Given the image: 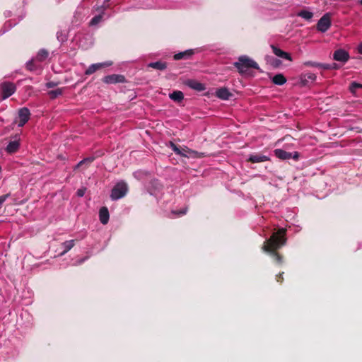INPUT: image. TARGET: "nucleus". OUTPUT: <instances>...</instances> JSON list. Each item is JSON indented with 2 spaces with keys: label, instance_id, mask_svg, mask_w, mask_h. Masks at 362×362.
Returning a JSON list of instances; mask_svg holds the SVG:
<instances>
[{
  "label": "nucleus",
  "instance_id": "obj_1",
  "mask_svg": "<svg viewBox=\"0 0 362 362\" xmlns=\"http://www.w3.org/2000/svg\"><path fill=\"white\" fill-rule=\"evenodd\" d=\"M286 243V230L281 228L273 233L270 238L264 241L262 250L269 253L277 264H281L283 256L277 252V250L284 246Z\"/></svg>",
  "mask_w": 362,
  "mask_h": 362
},
{
  "label": "nucleus",
  "instance_id": "obj_2",
  "mask_svg": "<svg viewBox=\"0 0 362 362\" xmlns=\"http://www.w3.org/2000/svg\"><path fill=\"white\" fill-rule=\"evenodd\" d=\"M233 66L238 69V72L241 74L246 73L247 69L252 68L255 69H259L258 64L248 57L243 55L238 58V62L233 63Z\"/></svg>",
  "mask_w": 362,
  "mask_h": 362
},
{
  "label": "nucleus",
  "instance_id": "obj_3",
  "mask_svg": "<svg viewBox=\"0 0 362 362\" xmlns=\"http://www.w3.org/2000/svg\"><path fill=\"white\" fill-rule=\"evenodd\" d=\"M170 145L173 150V151L181 156L184 157H192V158H201L206 156V153L203 152H198L192 149L188 148L187 147H185L182 149H180L177 145H175L174 143L170 142Z\"/></svg>",
  "mask_w": 362,
  "mask_h": 362
},
{
  "label": "nucleus",
  "instance_id": "obj_4",
  "mask_svg": "<svg viewBox=\"0 0 362 362\" xmlns=\"http://www.w3.org/2000/svg\"><path fill=\"white\" fill-rule=\"evenodd\" d=\"M128 187L126 183L122 182L117 183L112 189L111 199L117 200L124 197L127 192Z\"/></svg>",
  "mask_w": 362,
  "mask_h": 362
},
{
  "label": "nucleus",
  "instance_id": "obj_5",
  "mask_svg": "<svg viewBox=\"0 0 362 362\" xmlns=\"http://www.w3.org/2000/svg\"><path fill=\"white\" fill-rule=\"evenodd\" d=\"M331 25L330 13H327L318 21L317 23V29L322 33H325L330 28Z\"/></svg>",
  "mask_w": 362,
  "mask_h": 362
},
{
  "label": "nucleus",
  "instance_id": "obj_6",
  "mask_svg": "<svg viewBox=\"0 0 362 362\" xmlns=\"http://www.w3.org/2000/svg\"><path fill=\"white\" fill-rule=\"evenodd\" d=\"M1 90L2 98L4 100L8 98L15 93L16 87L13 83L4 82L1 85Z\"/></svg>",
  "mask_w": 362,
  "mask_h": 362
},
{
  "label": "nucleus",
  "instance_id": "obj_7",
  "mask_svg": "<svg viewBox=\"0 0 362 362\" xmlns=\"http://www.w3.org/2000/svg\"><path fill=\"white\" fill-rule=\"evenodd\" d=\"M102 81L106 84H115L125 82V77L121 74H112L103 77Z\"/></svg>",
  "mask_w": 362,
  "mask_h": 362
},
{
  "label": "nucleus",
  "instance_id": "obj_8",
  "mask_svg": "<svg viewBox=\"0 0 362 362\" xmlns=\"http://www.w3.org/2000/svg\"><path fill=\"white\" fill-rule=\"evenodd\" d=\"M112 65V62L107 61L102 63H97L91 64L85 71L86 75H91L94 74L96 71L108 67Z\"/></svg>",
  "mask_w": 362,
  "mask_h": 362
},
{
  "label": "nucleus",
  "instance_id": "obj_9",
  "mask_svg": "<svg viewBox=\"0 0 362 362\" xmlns=\"http://www.w3.org/2000/svg\"><path fill=\"white\" fill-rule=\"evenodd\" d=\"M30 112L28 108L23 107L18 111V127H23L30 119Z\"/></svg>",
  "mask_w": 362,
  "mask_h": 362
},
{
  "label": "nucleus",
  "instance_id": "obj_10",
  "mask_svg": "<svg viewBox=\"0 0 362 362\" xmlns=\"http://www.w3.org/2000/svg\"><path fill=\"white\" fill-rule=\"evenodd\" d=\"M333 59L335 61L345 63L349 60V54L346 51L342 49H339L334 52Z\"/></svg>",
  "mask_w": 362,
  "mask_h": 362
},
{
  "label": "nucleus",
  "instance_id": "obj_11",
  "mask_svg": "<svg viewBox=\"0 0 362 362\" xmlns=\"http://www.w3.org/2000/svg\"><path fill=\"white\" fill-rule=\"evenodd\" d=\"M185 84L190 88L197 91H203L206 88L204 84L194 79H188L185 82Z\"/></svg>",
  "mask_w": 362,
  "mask_h": 362
},
{
  "label": "nucleus",
  "instance_id": "obj_12",
  "mask_svg": "<svg viewBox=\"0 0 362 362\" xmlns=\"http://www.w3.org/2000/svg\"><path fill=\"white\" fill-rule=\"evenodd\" d=\"M271 48L273 51V53L280 57V58H282V59H287L290 62H291L293 60L292 57H291V55L288 53V52H286L283 50H281L280 48L276 47L275 45H271Z\"/></svg>",
  "mask_w": 362,
  "mask_h": 362
},
{
  "label": "nucleus",
  "instance_id": "obj_13",
  "mask_svg": "<svg viewBox=\"0 0 362 362\" xmlns=\"http://www.w3.org/2000/svg\"><path fill=\"white\" fill-rule=\"evenodd\" d=\"M269 160V158L267 156L262 155V154H255V155H250L249 158L247 159V162H250L252 163H262L264 161H267Z\"/></svg>",
  "mask_w": 362,
  "mask_h": 362
},
{
  "label": "nucleus",
  "instance_id": "obj_14",
  "mask_svg": "<svg viewBox=\"0 0 362 362\" xmlns=\"http://www.w3.org/2000/svg\"><path fill=\"white\" fill-rule=\"evenodd\" d=\"M216 96L221 100H228L233 96V93L229 91L226 88H221L217 89L216 93Z\"/></svg>",
  "mask_w": 362,
  "mask_h": 362
},
{
  "label": "nucleus",
  "instance_id": "obj_15",
  "mask_svg": "<svg viewBox=\"0 0 362 362\" xmlns=\"http://www.w3.org/2000/svg\"><path fill=\"white\" fill-rule=\"evenodd\" d=\"M194 52L193 49H187L184 52H179L177 54H175L173 56V59L175 60H180V59H187L190 58L193 54Z\"/></svg>",
  "mask_w": 362,
  "mask_h": 362
},
{
  "label": "nucleus",
  "instance_id": "obj_16",
  "mask_svg": "<svg viewBox=\"0 0 362 362\" xmlns=\"http://www.w3.org/2000/svg\"><path fill=\"white\" fill-rule=\"evenodd\" d=\"M109 217L110 214L107 208L105 206H103L102 208H100L99 211V218L101 223L104 225L107 224L109 221Z\"/></svg>",
  "mask_w": 362,
  "mask_h": 362
},
{
  "label": "nucleus",
  "instance_id": "obj_17",
  "mask_svg": "<svg viewBox=\"0 0 362 362\" xmlns=\"http://www.w3.org/2000/svg\"><path fill=\"white\" fill-rule=\"evenodd\" d=\"M275 156L281 160H289L292 157V153L287 152L283 149H276L274 151Z\"/></svg>",
  "mask_w": 362,
  "mask_h": 362
},
{
  "label": "nucleus",
  "instance_id": "obj_18",
  "mask_svg": "<svg viewBox=\"0 0 362 362\" xmlns=\"http://www.w3.org/2000/svg\"><path fill=\"white\" fill-rule=\"evenodd\" d=\"M74 245H75V240H70L64 242L62 244V246L64 248V250L59 254V256L64 255L67 252H69L71 249H72Z\"/></svg>",
  "mask_w": 362,
  "mask_h": 362
},
{
  "label": "nucleus",
  "instance_id": "obj_19",
  "mask_svg": "<svg viewBox=\"0 0 362 362\" xmlns=\"http://www.w3.org/2000/svg\"><path fill=\"white\" fill-rule=\"evenodd\" d=\"M169 98L176 103H181L184 99V94L180 90H174L169 94Z\"/></svg>",
  "mask_w": 362,
  "mask_h": 362
},
{
  "label": "nucleus",
  "instance_id": "obj_20",
  "mask_svg": "<svg viewBox=\"0 0 362 362\" xmlns=\"http://www.w3.org/2000/svg\"><path fill=\"white\" fill-rule=\"evenodd\" d=\"M20 146L19 140H15L10 141L6 146V151L9 153H13L16 152Z\"/></svg>",
  "mask_w": 362,
  "mask_h": 362
},
{
  "label": "nucleus",
  "instance_id": "obj_21",
  "mask_svg": "<svg viewBox=\"0 0 362 362\" xmlns=\"http://www.w3.org/2000/svg\"><path fill=\"white\" fill-rule=\"evenodd\" d=\"M275 85L282 86L286 82V77L282 74H276L272 79Z\"/></svg>",
  "mask_w": 362,
  "mask_h": 362
},
{
  "label": "nucleus",
  "instance_id": "obj_22",
  "mask_svg": "<svg viewBox=\"0 0 362 362\" xmlns=\"http://www.w3.org/2000/svg\"><path fill=\"white\" fill-rule=\"evenodd\" d=\"M148 66L158 70H164L167 68V63L158 61L150 63Z\"/></svg>",
  "mask_w": 362,
  "mask_h": 362
},
{
  "label": "nucleus",
  "instance_id": "obj_23",
  "mask_svg": "<svg viewBox=\"0 0 362 362\" xmlns=\"http://www.w3.org/2000/svg\"><path fill=\"white\" fill-rule=\"evenodd\" d=\"M49 56V52L45 49H41L38 51L35 59L39 62L45 61Z\"/></svg>",
  "mask_w": 362,
  "mask_h": 362
},
{
  "label": "nucleus",
  "instance_id": "obj_24",
  "mask_svg": "<svg viewBox=\"0 0 362 362\" xmlns=\"http://www.w3.org/2000/svg\"><path fill=\"white\" fill-rule=\"evenodd\" d=\"M94 160L93 157H88L81 160L74 168V170L78 168L83 165L87 168Z\"/></svg>",
  "mask_w": 362,
  "mask_h": 362
},
{
  "label": "nucleus",
  "instance_id": "obj_25",
  "mask_svg": "<svg viewBox=\"0 0 362 362\" xmlns=\"http://www.w3.org/2000/svg\"><path fill=\"white\" fill-rule=\"evenodd\" d=\"M297 16L307 21H310L313 17V13L307 10H301L298 13Z\"/></svg>",
  "mask_w": 362,
  "mask_h": 362
},
{
  "label": "nucleus",
  "instance_id": "obj_26",
  "mask_svg": "<svg viewBox=\"0 0 362 362\" xmlns=\"http://www.w3.org/2000/svg\"><path fill=\"white\" fill-rule=\"evenodd\" d=\"M63 93L62 88H57L55 90H52L48 92V95L51 99H55L58 96L61 95Z\"/></svg>",
  "mask_w": 362,
  "mask_h": 362
},
{
  "label": "nucleus",
  "instance_id": "obj_27",
  "mask_svg": "<svg viewBox=\"0 0 362 362\" xmlns=\"http://www.w3.org/2000/svg\"><path fill=\"white\" fill-rule=\"evenodd\" d=\"M26 69L30 71L37 70V66L35 64V59H31L26 63Z\"/></svg>",
  "mask_w": 362,
  "mask_h": 362
},
{
  "label": "nucleus",
  "instance_id": "obj_28",
  "mask_svg": "<svg viewBox=\"0 0 362 362\" xmlns=\"http://www.w3.org/2000/svg\"><path fill=\"white\" fill-rule=\"evenodd\" d=\"M358 88H362V84L361 83H358L357 82H352L351 84H350V86H349V90L351 93H356V90Z\"/></svg>",
  "mask_w": 362,
  "mask_h": 362
},
{
  "label": "nucleus",
  "instance_id": "obj_29",
  "mask_svg": "<svg viewBox=\"0 0 362 362\" xmlns=\"http://www.w3.org/2000/svg\"><path fill=\"white\" fill-rule=\"evenodd\" d=\"M102 18H103V17H102V16H101L100 14V15H98V16H94V17L91 19V21H90V25H96V24L99 23L101 21Z\"/></svg>",
  "mask_w": 362,
  "mask_h": 362
},
{
  "label": "nucleus",
  "instance_id": "obj_30",
  "mask_svg": "<svg viewBox=\"0 0 362 362\" xmlns=\"http://www.w3.org/2000/svg\"><path fill=\"white\" fill-rule=\"evenodd\" d=\"M187 211V208H185V209H180V210H174V211H172V214H175L177 216H182L185 214H186Z\"/></svg>",
  "mask_w": 362,
  "mask_h": 362
},
{
  "label": "nucleus",
  "instance_id": "obj_31",
  "mask_svg": "<svg viewBox=\"0 0 362 362\" xmlns=\"http://www.w3.org/2000/svg\"><path fill=\"white\" fill-rule=\"evenodd\" d=\"M305 80L309 79L311 81H315L316 79V75L313 73H308L304 75Z\"/></svg>",
  "mask_w": 362,
  "mask_h": 362
},
{
  "label": "nucleus",
  "instance_id": "obj_32",
  "mask_svg": "<svg viewBox=\"0 0 362 362\" xmlns=\"http://www.w3.org/2000/svg\"><path fill=\"white\" fill-rule=\"evenodd\" d=\"M10 193L4 194L2 196H0V209L2 206V204L4 203V202L10 197Z\"/></svg>",
  "mask_w": 362,
  "mask_h": 362
},
{
  "label": "nucleus",
  "instance_id": "obj_33",
  "mask_svg": "<svg viewBox=\"0 0 362 362\" xmlns=\"http://www.w3.org/2000/svg\"><path fill=\"white\" fill-rule=\"evenodd\" d=\"M304 65L306 66H313V67H318L319 68V63L317 62H312V61H308V62H304Z\"/></svg>",
  "mask_w": 362,
  "mask_h": 362
},
{
  "label": "nucleus",
  "instance_id": "obj_34",
  "mask_svg": "<svg viewBox=\"0 0 362 362\" xmlns=\"http://www.w3.org/2000/svg\"><path fill=\"white\" fill-rule=\"evenodd\" d=\"M86 191V187L80 188V189H78L77 190L76 194H77L78 197H82L85 194Z\"/></svg>",
  "mask_w": 362,
  "mask_h": 362
},
{
  "label": "nucleus",
  "instance_id": "obj_35",
  "mask_svg": "<svg viewBox=\"0 0 362 362\" xmlns=\"http://www.w3.org/2000/svg\"><path fill=\"white\" fill-rule=\"evenodd\" d=\"M319 68L323 69L325 70H330V64H321L319 63Z\"/></svg>",
  "mask_w": 362,
  "mask_h": 362
},
{
  "label": "nucleus",
  "instance_id": "obj_36",
  "mask_svg": "<svg viewBox=\"0 0 362 362\" xmlns=\"http://www.w3.org/2000/svg\"><path fill=\"white\" fill-rule=\"evenodd\" d=\"M57 86V83L54 81H49L46 83V87L48 88H54Z\"/></svg>",
  "mask_w": 362,
  "mask_h": 362
},
{
  "label": "nucleus",
  "instance_id": "obj_37",
  "mask_svg": "<svg viewBox=\"0 0 362 362\" xmlns=\"http://www.w3.org/2000/svg\"><path fill=\"white\" fill-rule=\"evenodd\" d=\"M284 272L279 273L278 275H276V281L279 283H282L284 281L283 277Z\"/></svg>",
  "mask_w": 362,
  "mask_h": 362
},
{
  "label": "nucleus",
  "instance_id": "obj_38",
  "mask_svg": "<svg viewBox=\"0 0 362 362\" xmlns=\"http://www.w3.org/2000/svg\"><path fill=\"white\" fill-rule=\"evenodd\" d=\"M340 68L339 65L337 64V63H332L330 64V70L331 69H334V70H337V69H339Z\"/></svg>",
  "mask_w": 362,
  "mask_h": 362
},
{
  "label": "nucleus",
  "instance_id": "obj_39",
  "mask_svg": "<svg viewBox=\"0 0 362 362\" xmlns=\"http://www.w3.org/2000/svg\"><path fill=\"white\" fill-rule=\"evenodd\" d=\"M299 158V153L297 152V151H295L293 153V154L292 153V157L291 158L294 159V160H298Z\"/></svg>",
  "mask_w": 362,
  "mask_h": 362
},
{
  "label": "nucleus",
  "instance_id": "obj_40",
  "mask_svg": "<svg viewBox=\"0 0 362 362\" xmlns=\"http://www.w3.org/2000/svg\"><path fill=\"white\" fill-rule=\"evenodd\" d=\"M357 49H358V52L360 54H362V43H361L360 45H358Z\"/></svg>",
  "mask_w": 362,
  "mask_h": 362
},
{
  "label": "nucleus",
  "instance_id": "obj_41",
  "mask_svg": "<svg viewBox=\"0 0 362 362\" xmlns=\"http://www.w3.org/2000/svg\"><path fill=\"white\" fill-rule=\"evenodd\" d=\"M279 64H280V61L279 59H275V64L274 66H278Z\"/></svg>",
  "mask_w": 362,
  "mask_h": 362
},
{
  "label": "nucleus",
  "instance_id": "obj_42",
  "mask_svg": "<svg viewBox=\"0 0 362 362\" xmlns=\"http://www.w3.org/2000/svg\"><path fill=\"white\" fill-rule=\"evenodd\" d=\"M360 4L362 5V0L360 1Z\"/></svg>",
  "mask_w": 362,
  "mask_h": 362
}]
</instances>
